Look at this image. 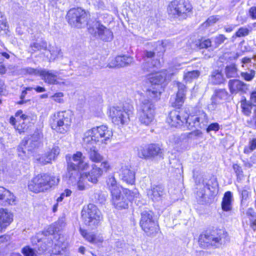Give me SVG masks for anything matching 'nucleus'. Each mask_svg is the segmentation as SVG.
Here are the masks:
<instances>
[{"mask_svg":"<svg viewBox=\"0 0 256 256\" xmlns=\"http://www.w3.org/2000/svg\"><path fill=\"white\" fill-rule=\"evenodd\" d=\"M85 156L80 152H77L72 155V156H66L68 164V176L70 179L79 180L78 182V187L80 190H86V186L84 184V181L86 180L92 184H96L98 178L102 176L103 171L102 168L97 166L95 164L92 166V169L88 172H84L80 174L79 170H86L89 164L85 162Z\"/></svg>","mask_w":256,"mask_h":256,"instance_id":"f257e3e1","label":"nucleus"},{"mask_svg":"<svg viewBox=\"0 0 256 256\" xmlns=\"http://www.w3.org/2000/svg\"><path fill=\"white\" fill-rule=\"evenodd\" d=\"M112 136L111 130L106 126L102 125L89 130L84 134L83 143L86 145L90 160L92 162L98 163L102 162L104 158L102 156L95 146H89L96 142L106 143Z\"/></svg>","mask_w":256,"mask_h":256,"instance_id":"f03ea898","label":"nucleus"},{"mask_svg":"<svg viewBox=\"0 0 256 256\" xmlns=\"http://www.w3.org/2000/svg\"><path fill=\"white\" fill-rule=\"evenodd\" d=\"M229 240L230 238L227 232L222 229L202 233L198 238L199 245L204 248L209 246L218 248L224 245Z\"/></svg>","mask_w":256,"mask_h":256,"instance_id":"7ed1b4c3","label":"nucleus"},{"mask_svg":"<svg viewBox=\"0 0 256 256\" xmlns=\"http://www.w3.org/2000/svg\"><path fill=\"white\" fill-rule=\"evenodd\" d=\"M49 123L51 128L56 132L64 134L69 130L72 124V112L59 111L52 114Z\"/></svg>","mask_w":256,"mask_h":256,"instance_id":"20e7f679","label":"nucleus"},{"mask_svg":"<svg viewBox=\"0 0 256 256\" xmlns=\"http://www.w3.org/2000/svg\"><path fill=\"white\" fill-rule=\"evenodd\" d=\"M59 181V177L41 174H38L29 182L28 188L32 192H44L56 185Z\"/></svg>","mask_w":256,"mask_h":256,"instance_id":"39448f33","label":"nucleus"},{"mask_svg":"<svg viewBox=\"0 0 256 256\" xmlns=\"http://www.w3.org/2000/svg\"><path fill=\"white\" fill-rule=\"evenodd\" d=\"M140 226L148 236L154 237L159 230L158 222L154 220V214L150 210H146L140 213Z\"/></svg>","mask_w":256,"mask_h":256,"instance_id":"423d86ee","label":"nucleus"},{"mask_svg":"<svg viewBox=\"0 0 256 256\" xmlns=\"http://www.w3.org/2000/svg\"><path fill=\"white\" fill-rule=\"evenodd\" d=\"M89 14L85 10L80 8L70 9L66 15V19L68 24L72 26L80 28L88 25Z\"/></svg>","mask_w":256,"mask_h":256,"instance_id":"0eeeda50","label":"nucleus"},{"mask_svg":"<svg viewBox=\"0 0 256 256\" xmlns=\"http://www.w3.org/2000/svg\"><path fill=\"white\" fill-rule=\"evenodd\" d=\"M192 6L188 2L174 0L168 6V12L170 16L179 20L186 19L191 12Z\"/></svg>","mask_w":256,"mask_h":256,"instance_id":"6e6552de","label":"nucleus"},{"mask_svg":"<svg viewBox=\"0 0 256 256\" xmlns=\"http://www.w3.org/2000/svg\"><path fill=\"white\" fill-rule=\"evenodd\" d=\"M84 224L92 229L96 228L102 219L100 210L94 204H90L81 212Z\"/></svg>","mask_w":256,"mask_h":256,"instance_id":"1a4fd4ad","label":"nucleus"},{"mask_svg":"<svg viewBox=\"0 0 256 256\" xmlns=\"http://www.w3.org/2000/svg\"><path fill=\"white\" fill-rule=\"evenodd\" d=\"M139 109V120L141 124L149 126L154 119L155 106L152 101L147 98H142Z\"/></svg>","mask_w":256,"mask_h":256,"instance_id":"9d476101","label":"nucleus"},{"mask_svg":"<svg viewBox=\"0 0 256 256\" xmlns=\"http://www.w3.org/2000/svg\"><path fill=\"white\" fill-rule=\"evenodd\" d=\"M166 77L161 72L152 73L148 76V80L151 86L146 90L147 96L156 100L160 96L162 86L160 84Z\"/></svg>","mask_w":256,"mask_h":256,"instance_id":"9b49d317","label":"nucleus"},{"mask_svg":"<svg viewBox=\"0 0 256 256\" xmlns=\"http://www.w3.org/2000/svg\"><path fill=\"white\" fill-rule=\"evenodd\" d=\"M88 32L100 40L108 42L113 38V34L110 29L101 24L100 21H94L88 27Z\"/></svg>","mask_w":256,"mask_h":256,"instance_id":"f8f14e48","label":"nucleus"},{"mask_svg":"<svg viewBox=\"0 0 256 256\" xmlns=\"http://www.w3.org/2000/svg\"><path fill=\"white\" fill-rule=\"evenodd\" d=\"M208 117L202 110H198L194 114L188 115L186 120V126L189 130L204 128L208 123Z\"/></svg>","mask_w":256,"mask_h":256,"instance_id":"ddd939ff","label":"nucleus"},{"mask_svg":"<svg viewBox=\"0 0 256 256\" xmlns=\"http://www.w3.org/2000/svg\"><path fill=\"white\" fill-rule=\"evenodd\" d=\"M187 117L188 114L184 110H174L170 112L167 122L172 126L182 128L186 126Z\"/></svg>","mask_w":256,"mask_h":256,"instance_id":"4468645a","label":"nucleus"},{"mask_svg":"<svg viewBox=\"0 0 256 256\" xmlns=\"http://www.w3.org/2000/svg\"><path fill=\"white\" fill-rule=\"evenodd\" d=\"M109 116L115 124H124L129 120V114L122 108L113 106L110 109Z\"/></svg>","mask_w":256,"mask_h":256,"instance_id":"2eb2a0df","label":"nucleus"},{"mask_svg":"<svg viewBox=\"0 0 256 256\" xmlns=\"http://www.w3.org/2000/svg\"><path fill=\"white\" fill-rule=\"evenodd\" d=\"M163 150L159 145L150 144L146 146L140 148L138 151V156L142 158L150 159L155 156L162 157Z\"/></svg>","mask_w":256,"mask_h":256,"instance_id":"dca6fc26","label":"nucleus"},{"mask_svg":"<svg viewBox=\"0 0 256 256\" xmlns=\"http://www.w3.org/2000/svg\"><path fill=\"white\" fill-rule=\"evenodd\" d=\"M40 138V136L38 134H34L32 136V139L22 140V142L18 146V155L22 160H26L27 158L26 151V145L28 144H31L30 148H28V150H31L32 148L38 146L39 142L38 140Z\"/></svg>","mask_w":256,"mask_h":256,"instance_id":"f3484780","label":"nucleus"},{"mask_svg":"<svg viewBox=\"0 0 256 256\" xmlns=\"http://www.w3.org/2000/svg\"><path fill=\"white\" fill-rule=\"evenodd\" d=\"M60 74L58 72L50 70H48L42 69L40 72V76L45 82L50 84H61L65 82L62 79H60L58 76Z\"/></svg>","mask_w":256,"mask_h":256,"instance_id":"a211bd4d","label":"nucleus"},{"mask_svg":"<svg viewBox=\"0 0 256 256\" xmlns=\"http://www.w3.org/2000/svg\"><path fill=\"white\" fill-rule=\"evenodd\" d=\"M130 193H112V202L118 209H126L128 208L130 201Z\"/></svg>","mask_w":256,"mask_h":256,"instance_id":"6ab92c4d","label":"nucleus"},{"mask_svg":"<svg viewBox=\"0 0 256 256\" xmlns=\"http://www.w3.org/2000/svg\"><path fill=\"white\" fill-rule=\"evenodd\" d=\"M178 91L176 96L170 98V102L173 107L180 108L184 102L186 92V86L180 82L177 83Z\"/></svg>","mask_w":256,"mask_h":256,"instance_id":"aec40b11","label":"nucleus"},{"mask_svg":"<svg viewBox=\"0 0 256 256\" xmlns=\"http://www.w3.org/2000/svg\"><path fill=\"white\" fill-rule=\"evenodd\" d=\"M59 153V148L58 146H54L50 150L37 158L36 160L42 164L45 165L54 160Z\"/></svg>","mask_w":256,"mask_h":256,"instance_id":"412c9836","label":"nucleus"},{"mask_svg":"<svg viewBox=\"0 0 256 256\" xmlns=\"http://www.w3.org/2000/svg\"><path fill=\"white\" fill-rule=\"evenodd\" d=\"M228 87L230 92L236 94L238 92L242 94L246 93L248 88V85L238 80H230L228 82Z\"/></svg>","mask_w":256,"mask_h":256,"instance_id":"4be33fe9","label":"nucleus"},{"mask_svg":"<svg viewBox=\"0 0 256 256\" xmlns=\"http://www.w3.org/2000/svg\"><path fill=\"white\" fill-rule=\"evenodd\" d=\"M196 185H199L200 189L202 188V190L204 192L209 191L210 192H216L218 191V184L215 178H212L210 179L205 184L202 182L200 184V178L198 180V178H196Z\"/></svg>","mask_w":256,"mask_h":256,"instance_id":"5701e85b","label":"nucleus"},{"mask_svg":"<svg viewBox=\"0 0 256 256\" xmlns=\"http://www.w3.org/2000/svg\"><path fill=\"white\" fill-rule=\"evenodd\" d=\"M119 176L124 181L128 184H132L134 182L135 172L128 166H122L120 170Z\"/></svg>","mask_w":256,"mask_h":256,"instance_id":"b1692460","label":"nucleus"},{"mask_svg":"<svg viewBox=\"0 0 256 256\" xmlns=\"http://www.w3.org/2000/svg\"><path fill=\"white\" fill-rule=\"evenodd\" d=\"M133 62V58L126 56H118L112 60L109 64L110 68L123 67L128 65Z\"/></svg>","mask_w":256,"mask_h":256,"instance_id":"393cba45","label":"nucleus"},{"mask_svg":"<svg viewBox=\"0 0 256 256\" xmlns=\"http://www.w3.org/2000/svg\"><path fill=\"white\" fill-rule=\"evenodd\" d=\"M12 214L6 209L0 208V227L1 229L5 228L12 222Z\"/></svg>","mask_w":256,"mask_h":256,"instance_id":"a878e982","label":"nucleus"},{"mask_svg":"<svg viewBox=\"0 0 256 256\" xmlns=\"http://www.w3.org/2000/svg\"><path fill=\"white\" fill-rule=\"evenodd\" d=\"M244 208H241L240 212L246 214L250 220V227L254 230H256V212L252 208H249L245 210Z\"/></svg>","mask_w":256,"mask_h":256,"instance_id":"bb28decb","label":"nucleus"},{"mask_svg":"<svg viewBox=\"0 0 256 256\" xmlns=\"http://www.w3.org/2000/svg\"><path fill=\"white\" fill-rule=\"evenodd\" d=\"M106 186L109 190L115 192H124L123 188L116 182L115 178L112 176H110L106 181Z\"/></svg>","mask_w":256,"mask_h":256,"instance_id":"cd10ccee","label":"nucleus"},{"mask_svg":"<svg viewBox=\"0 0 256 256\" xmlns=\"http://www.w3.org/2000/svg\"><path fill=\"white\" fill-rule=\"evenodd\" d=\"M233 200L232 193H224L222 202V210L226 212H228L232 209V202Z\"/></svg>","mask_w":256,"mask_h":256,"instance_id":"c85d7f7f","label":"nucleus"},{"mask_svg":"<svg viewBox=\"0 0 256 256\" xmlns=\"http://www.w3.org/2000/svg\"><path fill=\"white\" fill-rule=\"evenodd\" d=\"M209 80L212 84H220L224 80L221 72L218 70H214L209 78Z\"/></svg>","mask_w":256,"mask_h":256,"instance_id":"c756f323","label":"nucleus"},{"mask_svg":"<svg viewBox=\"0 0 256 256\" xmlns=\"http://www.w3.org/2000/svg\"><path fill=\"white\" fill-rule=\"evenodd\" d=\"M24 121L20 120L18 122L13 116H12L10 120V122L14 126V128L20 134L24 132L27 128L26 124Z\"/></svg>","mask_w":256,"mask_h":256,"instance_id":"7c9ffc66","label":"nucleus"},{"mask_svg":"<svg viewBox=\"0 0 256 256\" xmlns=\"http://www.w3.org/2000/svg\"><path fill=\"white\" fill-rule=\"evenodd\" d=\"M197 200L202 204L210 203L214 199V196L211 193H197Z\"/></svg>","mask_w":256,"mask_h":256,"instance_id":"2f4dec72","label":"nucleus"},{"mask_svg":"<svg viewBox=\"0 0 256 256\" xmlns=\"http://www.w3.org/2000/svg\"><path fill=\"white\" fill-rule=\"evenodd\" d=\"M0 200H4L2 205L12 204H14L16 197L13 193H4L0 194Z\"/></svg>","mask_w":256,"mask_h":256,"instance_id":"473e14b6","label":"nucleus"},{"mask_svg":"<svg viewBox=\"0 0 256 256\" xmlns=\"http://www.w3.org/2000/svg\"><path fill=\"white\" fill-rule=\"evenodd\" d=\"M224 72L228 78H235L238 75V69L234 64L227 66L225 68Z\"/></svg>","mask_w":256,"mask_h":256,"instance_id":"72a5a7b5","label":"nucleus"},{"mask_svg":"<svg viewBox=\"0 0 256 256\" xmlns=\"http://www.w3.org/2000/svg\"><path fill=\"white\" fill-rule=\"evenodd\" d=\"M195 43L196 47L200 49L208 48L212 45V42L210 39L204 38L196 40Z\"/></svg>","mask_w":256,"mask_h":256,"instance_id":"f704fd0d","label":"nucleus"},{"mask_svg":"<svg viewBox=\"0 0 256 256\" xmlns=\"http://www.w3.org/2000/svg\"><path fill=\"white\" fill-rule=\"evenodd\" d=\"M256 150V138L250 139L248 146H244V152L245 154H249L252 152Z\"/></svg>","mask_w":256,"mask_h":256,"instance_id":"c9c22d12","label":"nucleus"},{"mask_svg":"<svg viewBox=\"0 0 256 256\" xmlns=\"http://www.w3.org/2000/svg\"><path fill=\"white\" fill-rule=\"evenodd\" d=\"M145 60L146 62L144 64L143 68L144 70L148 72L155 71L154 70H152V69L157 67L160 64V62L157 60H152L150 64V60L146 59Z\"/></svg>","mask_w":256,"mask_h":256,"instance_id":"e433bc0d","label":"nucleus"},{"mask_svg":"<svg viewBox=\"0 0 256 256\" xmlns=\"http://www.w3.org/2000/svg\"><path fill=\"white\" fill-rule=\"evenodd\" d=\"M228 92L224 89H219L215 90L214 96L212 98L216 100H225L228 96Z\"/></svg>","mask_w":256,"mask_h":256,"instance_id":"4c0bfd02","label":"nucleus"},{"mask_svg":"<svg viewBox=\"0 0 256 256\" xmlns=\"http://www.w3.org/2000/svg\"><path fill=\"white\" fill-rule=\"evenodd\" d=\"M81 234L86 240L92 243L96 242V236L92 232H87L85 230L80 229Z\"/></svg>","mask_w":256,"mask_h":256,"instance_id":"58836bf2","label":"nucleus"},{"mask_svg":"<svg viewBox=\"0 0 256 256\" xmlns=\"http://www.w3.org/2000/svg\"><path fill=\"white\" fill-rule=\"evenodd\" d=\"M200 76V72L198 70H192L184 74V79L186 82H190L196 79Z\"/></svg>","mask_w":256,"mask_h":256,"instance_id":"ea45409f","label":"nucleus"},{"mask_svg":"<svg viewBox=\"0 0 256 256\" xmlns=\"http://www.w3.org/2000/svg\"><path fill=\"white\" fill-rule=\"evenodd\" d=\"M32 50L36 52L42 50H46L47 46L46 42L42 41L40 42H33L30 46Z\"/></svg>","mask_w":256,"mask_h":256,"instance_id":"a19ab883","label":"nucleus"},{"mask_svg":"<svg viewBox=\"0 0 256 256\" xmlns=\"http://www.w3.org/2000/svg\"><path fill=\"white\" fill-rule=\"evenodd\" d=\"M50 52L51 55L50 58L53 60L62 56L60 49L57 46H52L50 48Z\"/></svg>","mask_w":256,"mask_h":256,"instance_id":"79ce46f5","label":"nucleus"},{"mask_svg":"<svg viewBox=\"0 0 256 256\" xmlns=\"http://www.w3.org/2000/svg\"><path fill=\"white\" fill-rule=\"evenodd\" d=\"M42 68H26L22 70L23 72L34 76H40Z\"/></svg>","mask_w":256,"mask_h":256,"instance_id":"37998d69","label":"nucleus"},{"mask_svg":"<svg viewBox=\"0 0 256 256\" xmlns=\"http://www.w3.org/2000/svg\"><path fill=\"white\" fill-rule=\"evenodd\" d=\"M232 168L237 176V180H241L244 177L243 171L241 166L238 164H233Z\"/></svg>","mask_w":256,"mask_h":256,"instance_id":"c03bdc74","label":"nucleus"},{"mask_svg":"<svg viewBox=\"0 0 256 256\" xmlns=\"http://www.w3.org/2000/svg\"><path fill=\"white\" fill-rule=\"evenodd\" d=\"M22 252L24 256H37L36 250L30 246H26L22 250Z\"/></svg>","mask_w":256,"mask_h":256,"instance_id":"a18cd8bd","label":"nucleus"},{"mask_svg":"<svg viewBox=\"0 0 256 256\" xmlns=\"http://www.w3.org/2000/svg\"><path fill=\"white\" fill-rule=\"evenodd\" d=\"M80 74L87 76L92 74V68L87 65H83L80 67Z\"/></svg>","mask_w":256,"mask_h":256,"instance_id":"49530a36","label":"nucleus"},{"mask_svg":"<svg viewBox=\"0 0 256 256\" xmlns=\"http://www.w3.org/2000/svg\"><path fill=\"white\" fill-rule=\"evenodd\" d=\"M241 208L246 207L250 199L249 193H241Z\"/></svg>","mask_w":256,"mask_h":256,"instance_id":"de8ad7c7","label":"nucleus"},{"mask_svg":"<svg viewBox=\"0 0 256 256\" xmlns=\"http://www.w3.org/2000/svg\"><path fill=\"white\" fill-rule=\"evenodd\" d=\"M66 248V246L65 244H62V246H60L59 242H58L57 244H55L54 247L52 250V253L54 254H62V252H64Z\"/></svg>","mask_w":256,"mask_h":256,"instance_id":"09e8293b","label":"nucleus"},{"mask_svg":"<svg viewBox=\"0 0 256 256\" xmlns=\"http://www.w3.org/2000/svg\"><path fill=\"white\" fill-rule=\"evenodd\" d=\"M256 72L254 70H251L250 72H242L241 76L246 81H251L254 77Z\"/></svg>","mask_w":256,"mask_h":256,"instance_id":"8fccbe9b","label":"nucleus"},{"mask_svg":"<svg viewBox=\"0 0 256 256\" xmlns=\"http://www.w3.org/2000/svg\"><path fill=\"white\" fill-rule=\"evenodd\" d=\"M220 19L219 16H210L208 20L203 24L205 26H208L215 24Z\"/></svg>","mask_w":256,"mask_h":256,"instance_id":"3c124183","label":"nucleus"},{"mask_svg":"<svg viewBox=\"0 0 256 256\" xmlns=\"http://www.w3.org/2000/svg\"><path fill=\"white\" fill-rule=\"evenodd\" d=\"M249 34V30L246 28H240L236 32V36L237 37H242L248 36Z\"/></svg>","mask_w":256,"mask_h":256,"instance_id":"603ef678","label":"nucleus"},{"mask_svg":"<svg viewBox=\"0 0 256 256\" xmlns=\"http://www.w3.org/2000/svg\"><path fill=\"white\" fill-rule=\"evenodd\" d=\"M226 40V38L224 34H218L214 38V42L216 46H219L220 44L224 42V40Z\"/></svg>","mask_w":256,"mask_h":256,"instance_id":"864d4df0","label":"nucleus"},{"mask_svg":"<svg viewBox=\"0 0 256 256\" xmlns=\"http://www.w3.org/2000/svg\"><path fill=\"white\" fill-rule=\"evenodd\" d=\"M96 201L103 204L106 200V196L104 193H94Z\"/></svg>","mask_w":256,"mask_h":256,"instance_id":"5fc2aeb1","label":"nucleus"},{"mask_svg":"<svg viewBox=\"0 0 256 256\" xmlns=\"http://www.w3.org/2000/svg\"><path fill=\"white\" fill-rule=\"evenodd\" d=\"M63 97L64 94L62 92L56 93L52 96L55 102L59 103H62L64 102Z\"/></svg>","mask_w":256,"mask_h":256,"instance_id":"6e6d98bb","label":"nucleus"},{"mask_svg":"<svg viewBox=\"0 0 256 256\" xmlns=\"http://www.w3.org/2000/svg\"><path fill=\"white\" fill-rule=\"evenodd\" d=\"M15 116L16 118H16V120L18 122L20 120L23 121L25 120L28 118V116L26 115L22 114V110H18L16 113Z\"/></svg>","mask_w":256,"mask_h":256,"instance_id":"4d7b16f0","label":"nucleus"},{"mask_svg":"<svg viewBox=\"0 0 256 256\" xmlns=\"http://www.w3.org/2000/svg\"><path fill=\"white\" fill-rule=\"evenodd\" d=\"M220 129V125L217 122L212 123L206 128V132H209L210 131H218Z\"/></svg>","mask_w":256,"mask_h":256,"instance_id":"13d9d810","label":"nucleus"},{"mask_svg":"<svg viewBox=\"0 0 256 256\" xmlns=\"http://www.w3.org/2000/svg\"><path fill=\"white\" fill-rule=\"evenodd\" d=\"M252 106L248 104H244L242 106V112L246 116H250L251 114Z\"/></svg>","mask_w":256,"mask_h":256,"instance_id":"bf43d9fd","label":"nucleus"},{"mask_svg":"<svg viewBox=\"0 0 256 256\" xmlns=\"http://www.w3.org/2000/svg\"><path fill=\"white\" fill-rule=\"evenodd\" d=\"M65 226L64 220L63 218H60L58 220V221L56 222L55 226L58 229V230H60Z\"/></svg>","mask_w":256,"mask_h":256,"instance_id":"052dcab7","label":"nucleus"},{"mask_svg":"<svg viewBox=\"0 0 256 256\" xmlns=\"http://www.w3.org/2000/svg\"><path fill=\"white\" fill-rule=\"evenodd\" d=\"M250 102V106H256V91L253 92L251 93Z\"/></svg>","mask_w":256,"mask_h":256,"instance_id":"680f3d73","label":"nucleus"},{"mask_svg":"<svg viewBox=\"0 0 256 256\" xmlns=\"http://www.w3.org/2000/svg\"><path fill=\"white\" fill-rule=\"evenodd\" d=\"M57 231L58 230L55 225L53 226H51L48 228L46 232H44V233L45 234V235H46L47 233L48 234H52Z\"/></svg>","mask_w":256,"mask_h":256,"instance_id":"e2e57ef3","label":"nucleus"},{"mask_svg":"<svg viewBox=\"0 0 256 256\" xmlns=\"http://www.w3.org/2000/svg\"><path fill=\"white\" fill-rule=\"evenodd\" d=\"M6 20L0 13V31L6 28Z\"/></svg>","mask_w":256,"mask_h":256,"instance_id":"0e129e2a","label":"nucleus"},{"mask_svg":"<svg viewBox=\"0 0 256 256\" xmlns=\"http://www.w3.org/2000/svg\"><path fill=\"white\" fill-rule=\"evenodd\" d=\"M202 134V133L201 131L197 128L196 130H194L191 132H190L188 134V136L190 138H192L193 136L198 137L200 136Z\"/></svg>","mask_w":256,"mask_h":256,"instance_id":"69168bd1","label":"nucleus"},{"mask_svg":"<svg viewBox=\"0 0 256 256\" xmlns=\"http://www.w3.org/2000/svg\"><path fill=\"white\" fill-rule=\"evenodd\" d=\"M212 102L211 104H208V109L210 110H214L216 108V104L218 102V101L216 100L214 98H212Z\"/></svg>","mask_w":256,"mask_h":256,"instance_id":"338daca9","label":"nucleus"},{"mask_svg":"<svg viewBox=\"0 0 256 256\" xmlns=\"http://www.w3.org/2000/svg\"><path fill=\"white\" fill-rule=\"evenodd\" d=\"M250 16L254 20L256 19V6L251 7L248 11Z\"/></svg>","mask_w":256,"mask_h":256,"instance_id":"774afa93","label":"nucleus"}]
</instances>
